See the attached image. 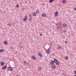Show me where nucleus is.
Listing matches in <instances>:
<instances>
[{"label":"nucleus","instance_id":"nucleus-7","mask_svg":"<svg viewBox=\"0 0 76 76\" xmlns=\"http://www.w3.org/2000/svg\"><path fill=\"white\" fill-rule=\"evenodd\" d=\"M55 15L56 16H57L58 15V12H56L55 13Z\"/></svg>","mask_w":76,"mask_h":76},{"label":"nucleus","instance_id":"nucleus-25","mask_svg":"<svg viewBox=\"0 0 76 76\" xmlns=\"http://www.w3.org/2000/svg\"><path fill=\"white\" fill-rule=\"evenodd\" d=\"M68 58L67 57V56H66L65 57V59H66V60H67Z\"/></svg>","mask_w":76,"mask_h":76},{"label":"nucleus","instance_id":"nucleus-5","mask_svg":"<svg viewBox=\"0 0 76 76\" xmlns=\"http://www.w3.org/2000/svg\"><path fill=\"white\" fill-rule=\"evenodd\" d=\"M31 58L33 59V60H37V58L35 57L34 56H31Z\"/></svg>","mask_w":76,"mask_h":76},{"label":"nucleus","instance_id":"nucleus-19","mask_svg":"<svg viewBox=\"0 0 76 76\" xmlns=\"http://www.w3.org/2000/svg\"><path fill=\"white\" fill-rule=\"evenodd\" d=\"M58 49L59 50H61V47L60 46H59L58 47Z\"/></svg>","mask_w":76,"mask_h":76},{"label":"nucleus","instance_id":"nucleus-16","mask_svg":"<svg viewBox=\"0 0 76 76\" xmlns=\"http://www.w3.org/2000/svg\"><path fill=\"white\" fill-rule=\"evenodd\" d=\"M4 44H5V45H6V44H7V41H4Z\"/></svg>","mask_w":76,"mask_h":76},{"label":"nucleus","instance_id":"nucleus-9","mask_svg":"<svg viewBox=\"0 0 76 76\" xmlns=\"http://www.w3.org/2000/svg\"><path fill=\"white\" fill-rule=\"evenodd\" d=\"M63 26V27H65V28H66L67 26V25L65 24H64Z\"/></svg>","mask_w":76,"mask_h":76},{"label":"nucleus","instance_id":"nucleus-28","mask_svg":"<svg viewBox=\"0 0 76 76\" xmlns=\"http://www.w3.org/2000/svg\"><path fill=\"white\" fill-rule=\"evenodd\" d=\"M74 73H75V75H76V71H75L74 72Z\"/></svg>","mask_w":76,"mask_h":76},{"label":"nucleus","instance_id":"nucleus-23","mask_svg":"<svg viewBox=\"0 0 76 76\" xmlns=\"http://www.w3.org/2000/svg\"><path fill=\"white\" fill-rule=\"evenodd\" d=\"M24 64H28V63H27V62H26V61L24 62Z\"/></svg>","mask_w":76,"mask_h":76},{"label":"nucleus","instance_id":"nucleus-18","mask_svg":"<svg viewBox=\"0 0 76 76\" xmlns=\"http://www.w3.org/2000/svg\"><path fill=\"white\" fill-rule=\"evenodd\" d=\"M6 68H7V67H2V69L4 70V69H6Z\"/></svg>","mask_w":76,"mask_h":76},{"label":"nucleus","instance_id":"nucleus-24","mask_svg":"<svg viewBox=\"0 0 76 76\" xmlns=\"http://www.w3.org/2000/svg\"><path fill=\"white\" fill-rule=\"evenodd\" d=\"M52 68L53 69H56V67H52Z\"/></svg>","mask_w":76,"mask_h":76},{"label":"nucleus","instance_id":"nucleus-17","mask_svg":"<svg viewBox=\"0 0 76 76\" xmlns=\"http://www.w3.org/2000/svg\"><path fill=\"white\" fill-rule=\"evenodd\" d=\"M46 15V14H45L43 13L42 14V16H43V17L45 16Z\"/></svg>","mask_w":76,"mask_h":76},{"label":"nucleus","instance_id":"nucleus-29","mask_svg":"<svg viewBox=\"0 0 76 76\" xmlns=\"http://www.w3.org/2000/svg\"><path fill=\"white\" fill-rule=\"evenodd\" d=\"M29 17H30V18L32 17H31V15H29Z\"/></svg>","mask_w":76,"mask_h":76},{"label":"nucleus","instance_id":"nucleus-13","mask_svg":"<svg viewBox=\"0 0 76 76\" xmlns=\"http://www.w3.org/2000/svg\"><path fill=\"white\" fill-rule=\"evenodd\" d=\"M47 53L49 54L50 53V49H48L47 50Z\"/></svg>","mask_w":76,"mask_h":76},{"label":"nucleus","instance_id":"nucleus-10","mask_svg":"<svg viewBox=\"0 0 76 76\" xmlns=\"http://www.w3.org/2000/svg\"><path fill=\"white\" fill-rule=\"evenodd\" d=\"M66 2V0H64L62 1V3L63 4H65Z\"/></svg>","mask_w":76,"mask_h":76},{"label":"nucleus","instance_id":"nucleus-14","mask_svg":"<svg viewBox=\"0 0 76 76\" xmlns=\"http://www.w3.org/2000/svg\"><path fill=\"white\" fill-rule=\"evenodd\" d=\"M54 1V0H50L49 1V3H52L53 2V1Z\"/></svg>","mask_w":76,"mask_h":76},{"label":"nucleus","instance_id":"nucleus-37","mask_svg":"<svg viewBox=\"0 0 76 76\" xmlns=\"http://www.w3.org/2000/svg\"><path fill=\"white\" fill-rule=\"evenodd\" d=\"M64 76H66V75L65 74H64Z\"/></svg>","mask_w":76,"mask_h":76},{"label":"nucleus","instance_id":"nucleus-41","mask_svg":"<svg viewBox=\"0 0 76 76\" xmlns=\"http://www.w3.org/2000/svg\"><path fill=\"white\" fill-rule=\"evenodd\" d=\"M74 76H76V75H74Z\"/></svg>","mask_w":76,"mask_h":76},{"label":"nucleus","instance_id":"nucleus-8","mask_svg":"<svg viewBox=\"0 0 76 76\" xmlns=\"http://www.w3.org/2000/svg\"><path fill=\"white\" fill-rule=\"evenodd\" d=\"M54 64V61H52L51 62V64H52V65H53Z\"/></svg>","mask_w":76,"mask_h":76},{"label":"nucleus","instance_id":"nucleus-12","mask_svg":"<svg viewBox=\"0 0 76 76\" xmlns=\"http://www.w3.org/2000/svg\"><path fill=\"white\" fill-rule=\"evenodd\" d=\"M4 51V50L3 49H0V53H3Z\"/></svg>","mask_w":76,"mask_h":76},{"label":"nucleus","instance_id":"nucleus-35","mask_svg":"<svg viewBox=\"0 0 76 76\" xmlns=\"http://www.w3.org/2000/svg\"><path fill=\"white\" fill-rule=\"evenodd\" d=\"M52 67H56V66H52Z\"/></svg>","mask_w":76,"mask_h":76},{"label":"nucleus","instance_id":"nucleus-39","mask_svg":"<svg viewBox=\"0 0 76 76\" xmlns=\"http://www.w3.org/2000/svg\"><path fill=\"white\" fill-rule=\"evenodd\" d=\"M64 32H66V31H65V30L64 31Z\"/></svg>","mask_w":76,"mask_h":76},{"label":"nucleus","instance_id":"nucleus-1","mask_svg":"<svg viewBox=\"0 0 76 76\" xmlns=\"http://www.w3.org/2000/svg\"><path fill=\"white\" fill-rule=\"evenodd\" d=\"M54 63H55L56 64H57V65H58V64H59V62H58V61L55 58H54Z\"/></svg>","mask_w":76,"mask_h":76},{"label":"nucleus","instance_id":"nucleus-21","mask_svg":"<svg viewBox=\"0 0 76 76\" xmlns=\"http://www.w3.org/2000/svg\"><path fill=\"white\" fill-rule=\"evenodd\" d=\"M16 7L17 8H18L19 7V4H17L16 5Z\"/></svg>","mask_w":76,"mask_h":76},{"label":"nucleus","instance_id":"nucleus-6","mask_svg":"<svg viewBox=\"0 0 76 76\" xmlns=\"http://www.w3.org/2000/svg\"><path fill=\"white\" fill-rule=\"evenodd\" d=\"M38 56H40L41 57H42V54H41L40 53H38Z\"/></svg>","mask_w":76,"mask_h":76},{"label":"nucleus","instance_id":"nucleus-26","mask_svg":"<svg viewBox=\"0 0 76 76\" xmlns=\"http://www.w3.org/2000/svg\"><path fill=\"white\" fill-rule=\"evenodd\" d=\"M36 12H37V13H39V12H38V10H37Z\"/></svg>","mask_w":76,"mask_h":76},{"label":"nucleus","instance_id":"nucleus-22","mask_svg":"<svg viewBox=\"0 0 76 76\" xmlns=\"http://www.w3.org/2000/svg\"><path fill=\"white\" fill-rule=\"evenodd\" d=\"M36 13H35V12H34V13H33V15H34V16H36Z\"/></svg>","mask_w":76,"mask_h":76},{"label":"nucleus","instance_id":"nucleus-4","mask_svg":"<svg viewBox=\"0 0 76 76\" xmlns=\"http://www.w3.org/2000/svg\"><path fill=\"white\" fill-rule=\"evenodd\" d=\"M27 16L26 15L25 16V18L23 20L24 22H25V21H26V20H27V19H26L27 18Z\"/></svg>","mask_w":76,"mask_h":76},{"label":"nucleus","instance_id":"nucleus-3","mask_svg":"<svg viewBox=\"0 0 76 76\" xmlns=\"http://www.w3.org/2000/svg\"><path fill=\"white\" fill-rule=\"evenodd\" d=\"M7 69L8 70H9V71H13V69L11 68L10 67H8L7 68Z\"/></svg>","mask_w":76,"mask_h":76},{"label":"nucleus","instance_id":"nucleus-33","mask_svg":"<svg viewBox=\"0 0 76 76\" xmlns=\"http://www.w3.org/2000/svg\"><path fill=\"white\" fill-rule=\"evenodd\" d=\"M8 25H9V26H10V24H8Z\"/></svg>","mask_w":76,"mask_h":76},{"label":"nucleus","instance_id":"nucleus-2","mask_svg":"<svg viewBox=\"0 0 76 76\" xmlns=\"http://www.w3.org/2000/svg\"><path fill=\"white\" fill-rule=\"evenodd\" d=\"M61 25L60 23H57L56 24V26L57 28H58V29H59V28H60V27Z\"/></svg>","mask_w":76,"mask_h":76},{"label":"nucleus","instance_id":"nucleus-27","mask_svg":"<svg viewBox=\"0 0 76 76\" xmlns=\"http://www.w3.org/2000/svg\"><path fill=\"white\" fill-rule=\"evenodd\" d=\"M40 36H42V34L41 33H40Z\"/></svg>","mask_w":76,"mask_h":76},{"label":"nucleus","instance_id":"nucleus-32","mask_svg":"<svg viewBox=\"0 0 76 76\" xmlns=\"http://www.w3.org/2000/svg\"><path fill=\"white\" fill-rule=\"evenodd\" d=\"M49 50H50V49H51V48L50 47H49L48 48Z\"/></svg>","mask_w":76,"mask_h":76},{"label":"nucleus","instance_id":"nucleus-42","mask_svg":"<svg viewBox=\"0 0 76 76\" xmlns=\"http://www.w3.org/2000/svg\"><path fill=\"white\" fill-rule=\"evenodd\" d=\"M16 76H19V75H16Z\"/></svg>","mask_w":76,"mask_h":76},{"label":"nucleus","instance_id":"nucleus-40","mask_svg":"<svg viewBox=\"0 0 76 76\" xmlns=\"http://www.w3.org/2000/svg\"><path fill=\"white\" fill-rule=\"evenodd\" d=\"M64 73H63V75H64Z\"/></svg>","mask_w":76,"mask_h":76},{"label":"nucleus","instance_id":"nucleus-15","mask_svg":"<svg viewBox=\"0 0 76 76\" xmlns=\"http://www.w3.org/2000/svg\"><path fill=\"white\" fill-rule=\"evenodd\" d=\"M1 66H4V62H2V63H1Z\"/></svg>","mask_w":76,"mask_h":76},{"label":"nucleus","instance_id":"nucleus-11","mask_svg":"<svg viewBox=\"0 0 76 76\" xmlns=\"http://www.w3.org/2000/svg\"><path fill=\"white\" fill-rule=\"evenodd\" d=\"M41 67H39L38 68V70L39 71H41Z\"/></svg>","mask_w":76,"mask_h":76},{"label":"nucleus","instance_id":"nucleus-31","mask_svg":"<svg viewBox=\"0 0 76 76\" xmlns=\"http://www.w3.org/2000/svg\"><path fill=\"white\" fill-rule=\"evenodd\" d=\"M23 48V47H20L21 49H22Z\"/></svg>","mask_w":76,"mask_h":76},{"label":"nucleus","instance_id":"nucleus-36","mask_svg":"<svg viewBox=\"0 0 76 76\" xmlns=\"http://www.w3.org/2000/svg\"><path fill=\"white\" fill-rule=\"evenodd\" d=\"M50 45H52V44H51V43H50Z\"/></svg>","mask_w":76,"mask_h":76},{"label":"nucleus","instance_id":"nucleus-30","mask_svg":"<svg viewBox=\"0 0 76 76\" xmlns=\"http://www.w3.org/2000/svg\"><path fill=\"white\" fill-rule=\"evenodd\" d=\"M74 10H76V8H74Z\"/></svg>","mask_w":76,"mask_h":76},{"label":"nucleus","instance_id":"nucleus-20","mask_svg":"<svg viewBox=\"0 0 76 76\" xmlns=\"http://www.w3.org/2000/svg\"><path fill=\"white\" fill-rule=\"evenodd\" d=\"M32 17L29 18V19L30 20H31V21L32 20Z\"/></svg>","mask_w":76,"mask_h":76},{"label":"nucleus","instance_id":"nucleus-34","mask_svg":"<svg viewBox=\"0 0 76 76\" xmlns=\"http://www.w3.org/2000/svg\"><path fill=\"white\" fill-rule=\"evenodd\" d=\"M67 43V41L65 42V43Z\"/></svg>","mask_w":76,"mask_h":76},{"label":"nucleus","instance_id":"nucleus-38","mask_svg":"<svg viewBox=\"0 0 76 76\" xmlns=\"http://www.w3.org/2000/svg\"><path fill=\"white\" fill-rule=\"evenodd\" d=\"M4 67H7V66H4Z\"/></svg>","mask_w":76,"mask_h":76}]
</instances>
